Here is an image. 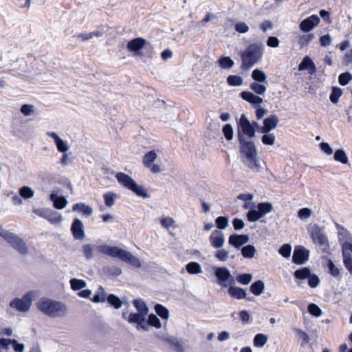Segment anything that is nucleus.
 Wrapping results in <instances>:
<instances>
[{
    "mask_svg": "<svg viewBox=\"0 0 352 352\" xmlns=\"http://www.w3.org/2000/svg\"><path fill=\"white\" fill-rule=\"evenodd\" d=\"M239 146L241 162L252 172L259 173L263 167L254 143L240 137Z\"/></svg>",
    "mask_w": 352,
    "mask_h": 352,
    "instance_id": "nucleus-1",
    "label": "nucleus"
},
{
    "mask_svg": "<svg viewBox=\"0 0 352 352\" xmlns=\"http://www.w3.org/2000/svg\"><path fill=\"white\" fill-rule=\"evenodd\" d=\"M265 46L261 43H254L250 44L247 47L239 53L241 65V68L248 70L260 62L264 54Z\"/></svg>",
    "mask_w": 352,
    "mask_h": 352,
    "instance_id": "nucleus-2",
    "label": "nucleus"
},
{
    "mask_svg": "<svg viewBox=\"0 0 352 352\" xmlns=\"http://www.w3.org/2000/svg\"><path fill=\"white\" fill-rule=\"evenodd\" d=\"M97 249L101 254H104L113 258H118L122 261L127 263L136 268H140L142 266L141 261L138 258L133 256L131 252L119 248L118 247L102 245L98 246Z\"/></svg>",
    "mask_w": 352,
    "mask_h": 352,
    "instance_id": "nucleus-3",
    "label": "nucleus"
},
{
    "mask_svg": "<svg viewBox=\"0 0 352 352\" xmlns=\"http://www.w3.org/2000/svg\"><path fill=\"white\" fill-rule=\"evenodd\" d=\"M37 308L46 316L54 318L65 317L67 313V307L64 303L47 298L38 302Z\"/></svg>",
    "mask_w": 352,
    "mask_h": 352,
    "instance_id": "nucleus-4",
    "label": "nucleus"
},
{
    "mask_svg": "<svg viewBox=\"0 0 352 352\" xmlns=\"http://www.w3.org/2000/svg\"><path fill=\"white\" fill-rule=\"evenodd\" d=\"M118 182L124 188L131 190L136 195L147 198L148 195L146 190L142 185H138L135 181L129 175L124 173H118L116 175Z\"/></svg>",
    "mask_w": 352,
    "mask_h": 352,
    "instance_id": "nucleus-5",
    "label": "nucleus"
},
{
    "mask_svg": "<svg viewBox=\"0 0 352 352\" xmlns=\"http://www.w3.org/2000/svg\"><path fill=\"white\" fill-rule=\"evenodd\" d=\"M36 293L34 291H30L24 294L22 298H16L10 302V307L23 313L28 312L32 305Z\"/></svg>",
    "mask_w": 352,
    "mask_h": 352,
    "instance_id": "nucleus-6",
    "label": "nucleus"
},
{
    "mask_svg": "<svg viewBox=\"0 0 352 352\" xmlns=\"http://www.w3.org/2000/svg\"><path fill=\"white\" fill-rule=\"evenodd\" d=\"M309 232L314 243L319 245L323 250L329 248V240L322 228L314 224L310 227Z\"/></svg>",
    "mask_w": 352,
    "mask_h": 352,
    "instance_id": "nucleus-7",
    "label": "nucleus"
},
{
    "mask_svg": "<svg viewBox=\"0 0 352 352\" xmlns=\"http://www.w3.org/2000/svg\"><path fill=\"white\" fill-rule=\"evenodd\" d=\"M237 135L239 142H240V136L242 138H245L244 135H247L250 138L255 136V129L245 114L241 115L238 122Z\"/></svg>",
    "mask_w": 352,
    "mask_h": 352,
    "instance_id": "nucleus-8",
    "label": "nucleus"
},
{
    "mask_svg": "<svg viewBox=\"0 0 352 352\" xmlns=\"http://www.w3.org/2000/svg\"><path fill=\"white\" fill-rule=\"evenodd\" d=\"M214 275L217 278L218 285L222 287H227L228 283L234 284V279L229 270L226 267H213Z\"/></svg>",
    "mask_w": 352,
    "mask_h": 352,
    "instance_id": "nucleus-9",
    "label": "nucleus"
},
{
    "mask_svg": "<svg viewBox=\"0 0 352 352\" xmlns=\"http://www.w3.org/2000/svg\"><path fill=\"white\" fill-rule=\"evenodd\" d=\"M6 241L20 254L25 255L28 253V248L25 241L15 234L12 232Z\"/></svg>",
    "mask_w": 352,
    "mask_h": 352,
    "instance_id": "nucleus-10",
    "label": "nucleus"
},
{
    "mask_svg": "<svg viewBox=\"0 0 352 352\" xmlns=\"http://www.w3.org/2000/svg\"><path fill=\"white\" fill-rule=\"evenodd\" d=\"M343 263L350 274H352V243H346L342 245Z\"/></svg>",
    "mask_w": 352,
    "mask_h": 352,
    "instance_id": "nucleus-11",
    "label": "nucleus"
},
{
    "mask_svg": "<svg viewBox=\"0 0 352 352\" xmlns=\"http://www.w3.org/2000/svg\"><path fill=\"white\" fill-rule=\"evenodd\" d=\"M309 257V251L302 246L296 247L294 251L292 261L298 265H302Z\"/></svg>",
    "mask_w": 352,
    "mask_h": 352,
    "instance_id": "nucleus-12",
    "label": "nucleus"
},
{
    "mask_svg": "<svg viewBox=\"0 0 352 352\" xmlns=\"http://www.w3.org/2000/svg\"><path fill=\"white\" fill-rule=\"evenodd\" d=\"M71 232L75 239L82 241L85 239L84 226L81 220L74 219L71 226Z\"/></svg>",
    "mask_w": 352,
    "mask_h": 352,
    "instance_id": "nucleus-13",
    "label": "nucleus"
},
{
    "mask_svg": "<svg viewBox=\"0 0 352 352\" xmlns=\"http://www.w3.org/2000/svg\"><path fill=\"white\" fill-rule=\"evenodd\" d=\"M210 245L216 249L222 248L225 243L224 234L217 230H213L209 236Z\"/></svg>",
    "mask_w": 352,
    "mask_h": 352,
    "instance_id": "nucleus-14",
    "label": "nucleus"
},
{
    "mask_svg": "<svg viewBox=\"0 0 352 352\" xmlns=\"http://www.w3.org/2000/svg\"><path fill=\"white\" fill-rule=\"evenodd\" d=\"M47 135L54 140L56 148L60 153H65L69 150V146L67 145V142H65L54 131H47Z\"/></svg>",
    "mask_w": 352,
    "mask_h": 352,
    "instance_id": "nucleus-15",
    "label": "nucleus"
},
{
    "mask_svg": "<svg viewBox=\"0 0 352 352\" xmlns=\"http://www.w3.org/2000/svg\"><path fill=\"white\" fill-rule=\"evenodd\" d=\"M320 21L317 15H311L300 23V29L305 32H309L320 23Z\"/></svg>",
    "mask_w": 352,
    "mask_h": 352,
    "instance_id": "nucleus-16",
    "label": "nucleus"
},
{
    "mask_svg": "<svg viewBox=\"0 0 352 352\" xmlns=\"http://www.w3.org/2000/svg\"><path fill=\"white\" fill-rule=\"evenodd\" d=\"M146 43V41L142 38L138 37L129 41L127 43V49L131 52H135L139 54V52L142 50Z\"/></svg>",
    "mask_w": 352,
    "mask_h": 352,
    "instance_id": "nucleus-17",
    "label": "nucleus"
},
{
    "mask_svg": "<svg viewBox=\"0 0 352 352\" xmlns=\"http://www.w3.org/2000/svg\"><path fill=\"white\" fill-rule=\"evenodd\" d=\"M249 241V236L245 234H233L229 236L228 243L230 245L239 249L243 245L247 243Z\"/></svg>",
    "mask_w": 352,
    "mask_h": 352,
    "instance_id": "nucleus-18",
    "label": "nucleus"
},
{
    "mask_svg": "<svg viewBox=\"0 0 352 352\" xmlns=\"http://www.w3.org/2000/svg\"><path fill=\"white\" fill-rule=\"evenodd\" d=\"M279 119L277 116L272 115L263 120V126L261 128V133H268L276 128Z\"/></svg>",
    "mask_w": 352,
    "mask_h": 352,
    "instance_id": "nucleus-19",
    "label": "nucleus"
},
{
    "mask_svg": "<svg viewBox=\"0 0 352 352\" xmlns=\"http://www.w3.org/2000/svg\"><path fill=\"white\" fill-rule=\"evenodd\" d=\"M298 70H308L309 74L313 75L316 72V67L312 59L309 56H306L299 64Z\"/></svg>",
    "mask_w": 352,
    "mask_h": 352,
    "instance_id": "nucleus-20",
    "label": "nucleus"
},
{
    "mask_svg": "<svg viewBox=\"0 0 352 352\" xmlns=\"http://www.w3.org/2000/svg\"><path fill=\"white\" fill-rule=\"evenodd\" d=\"M338 228V240L339 242L342 245H344L346 243H352V236L349 232L345 229L344 227L337 225Z\"/></svg>",
    "mask_w": 352,
    "mask_h": 352,
    "instance_id": "nucleus-21",
    "label": "nucleus"
},
{
    "mask_svg": "<svg viewBox=\"0 0 352 352\" xmlns=\"http://www.w3.org/2000/svg\"><path fill=\"white\" fill-rule=\"evenodd\" d=\"M50 199L54 203V206L56 209H63L68 204L67 200L64 197H58L55 193H51Z\"/></svg>",
    "mask_w": 352,
    "mask_h": 352,
    "instance_id": "nucleus-22",
    "label": "nucleus"
},
{
    "mask_svg": "<svg viewBox=\"0 0 352 352\" xmlns=\"http://www.w3.org/2000/svg\"><path fill=\"white\" fill-rule=\"evenodd\" d=\"M72 210L74 212H81L85 216H90L92 214L93 208L85 203H77L72 206Z\"/></svg>",
    "mask_w": 352,
    "mask_h": 352,
    "instance_id": "nucleus-23",
    "label": "nucleus"
},
{
    "mask_svg": "<svg viewBox=\"0 0 352 352\" xmlns=\"http://www.w3.org/2000/svg\"><path fill=\"white\" fill-rule=\"evenodd\" d=\"M228 292L230 296L238 300L245 298L247 295L245 289L234 286H230Z\"/></svg>",
    "mask_w": 352,
    "mask_h": 352,
    "instance_id": "nucleus-24",
    "label": "nucleus"
},
{
    "mask_svg": "<svg viewBox=\"0 0 352 352\" xmlns=\"http://www.w3.org/2000/svg\"><path fill=\"white\" fill-rule=\"evenodd\" d=\"M241 97L245 101L249 102L252 104H261L263 102V99L254 94L250 91H242L241 93Z\"/></svg>",
    "mask_w": 352,
    "mask_h": 352,
    "instance_id": "nucleus-25",
    "label": "nucleus"
},
{
    "mask_svg": "<svg viewBox=\"0 0 352 352\" xmlns=\"http://www.w3.org/2000/svg\"><path fill=\"white\" fill-rule=\"evenodd\" d=\"M264 289V283L261 280L253 283L250 287V292L255 296H260L263 292Z\"/></svg>",
    "mask_w": 352,
    "mask_h": 352,
    "instance_id": "nucleus-26",
    "label": "nucleus"
},
{
    "mask_svg": "<svg viewBox=\"0 0 352 352\" xmlns=\"http://www.w3.org/2000/svg\"><path fill=\"white\" fill-rule=\"evenodd\" d=\"M218 66L221 69H230L234 66V61L228 56L220 58L217 62Z\"/></svg>",
    "mask_w": 352,
    "mask_h": 352,
    "instance_id": "nucleus-27",
    "label": "nucleus"
},
{
    "mask_svg": "<svg viewBox=\"0 0 352 352\" xmlns=\"http://www.w3.org/2000/svg\"><path fill=\"white\" fill-rule=\"evenodd\" d=\"M146 316L144 315L141 313H132L129 315L127 320L129 323H136L138 324H140L141 322H144L146 320Z\"/></svg>",
    "mask_w": 352,
    "mask_h": 352,
    "instance_id": "nucleus-28",
    "label": "nucleus"
},
{
    "mask_svg": "<svg viewBox=\"0 0 352 352\" xmlns=\"http://www.w3.org/2000/svg\"><path fill=\"white\" fill-rule=\"evenodd\" d=\"M186 269L190 274H197L202 272L201 265L197 262H190L186 265Z\"/></svg>",
    "mask_w": 352,
    "mask_h": 352,
    "instance_id": "nucleus-29",
    "label": "nucleus"
},
{
    "mask_svg": "<svg viewBox=\"0 0 352 352\" xmlns=\"http://www.w3.org/2000/svg\"><path fill=\"white\" fill-rule=\"evenodd\" d=\"M256 252V248L252 245H247L241 249V254L246 258H252Z\"/></svg>",
    "mask_w": 352,
    "mask_h": 352,
    "instance_id": "nucleus-30",
    "label": "nucleus"
},
{
    "mask_svg": "<svg viewBox=\"0 0 352 352\" xmlns=\"http://www.w3.org/2000/svg\"><path fill=\"white\" fill-rule=\"evenodd\" d=\"M272 204L269 202L260 203L257 206L258 212L261 217L270 213L272 210Z\"/></svg>",
    "mask_w": 352,
    "mask_h": 352,
    "instance_id": "nucleus-31",
    "label": "nucleus"
},
{
    "mask_svg": "<svg viewBox=\"0 0 352 352\" xmlns=\"http://www.w3.org/2000/svg\"><path fill=\"white\" fill-rule=\"evenodd\" d=\"M157 155L155 151H151L146 153L143 157V164L147 167L149 165L153 164L155 160L157 159Z\"/></svg>",
    "mask_w": 352,
    "mask_h": 352,
    "instance_id": "nucleus-32",
    "label": "nucleus"
},
{
    "mask_svg": "<svg viewBox=\"0 0 352 352\" xmlns=\"http://www.w3.org/2000/svg\"><path fill=\"white\" fill-rule=\"evenodd\" d=\"M311 274V270L309 268L303 267L296 270L294 276L297 279L305 280L308 278Z\"/></svg>",
    "mask_w": 352,
    "mask_h": 352,
    "instance_id": "nucleus-33",
    "label": "nucleus"
},
{
    "mask_svg": "<svg viewBox=\"0 0 352 352\" xmlns=\"http://www.w3.org/2000/svg\"><path fill=\"white\" fill-rule=\"evenodd\" d=\"M252 78L256 82H264L266 81V74L261 69H255L252 73Z\"/></svg>",
    "mask_w": 352,
    "mask_h": 352,
    "instance_id": "nucleus-34",
    "label": "nucleus"
},
{
    "mask_svg": "<svg viewBox=\"0 0 352 352\" xmlns=\"http://www.w3.org/2000/svg\"><path fill=\"white\" fill-rule=\"evenodd\" d=\"M268 338L263 333H258L254 338V345L256 347H263L267 342Z\"/></svg>",
    "mask_w": 352,
    "mask_h": 352,
    "instance_id": "nucleus-35",
    "label": "nucleus"
},
{
    "mask_svg": "<svg viewBox=\"0 0 352 352\" xmlns=\"http://www.w3.org/2000/svg\"><path fill=\"white\" fill-rule=\"evenodd\" d=\"M250 89L258 95H263L267 91V87L259 82H252L250 85Z\"/></svg>",
    "mask_w": 352,
    "mask_h": 352,
    "instance_id": "nucleus-36",
    "label": "nucleus"
},
{
    "mask_svg": "<svg viewBox=\"0 0 352 352\" xmlns=\"http://www.w3.org/2000/svg\"><path fill=\"white\" fill-rule=\"evenodd\" d=\"M105 205L107 207H111L115 204L116 199L118 198V196L113 192H108L103 195Z\"/></svg>",
    "mask_w": 352,
    "mask_h": 352,
    "instance_id": "nucleus-37",
    "label": "nucleus"
},
{
    "mask_svg": "<svg viewBox=\"0 0 352 352\" xmlns=\"http://www.w3.org/2000/svg\"><path fill=\"white\" fill-rule=\"evenodd\" d=\"M327 267L332 276L335 278L340 276L342 270L340 267L336 266L331 260L328 261Z\"/></svg>",
    "mask_w": 352,
    "mask_h": 352,
    "instance_id": "nucleus-38",
    "label": "nucleus"
},
{
    "mask_svg": "<svg viewBox=\"0 0 352 352\" xmlns=\"http://www.w3.org/2000/svg\"><path fill=\"white\" fill-rule=\"evenodd\" d=\"M334 160L344 164H346L349 162V159L346 155V153L343 149H338L335 152Z\"/></svg>",
    "mask_w": 352,
    "mask_h": 352,
    "instance_id": "nucleus-39",
    "label": "nucleus"
},
{
    "mask_svg": "<svg viewBox=\"0 0 352 352\" xmlns=\"http://www.w3.org/2000/svg\"><path fill=\"white\" fill-rule=\"evenodd\" d=\"M107 293L105 292L103 287H100L97 291L96 294L92 298L94 302H104L106 301Z\"/></svg>",
    "mask_w": 352,
    "mask_h": 352,
    "instance_id": "nucleus-40",
    "label": "nucleus"
},
{
    "mask_svg": "<svg viewBox=\"0 0 352 352\" xmlns=\"http://www.w3.org/2000/svg\"><path fill=\"white\" fill-rule=\"evenodd\" d=\"M46 219H47L52 224H58L60 223L63 221L62 216L60 214L52 212L51 210L49 211Z\"/></svg>",
    "mask_w": 352,
    "mask_h": 352,
    "instance_id": "nucleus-41",
    "label": "nucleus"
},
{
    "mask_svg": "<svg viewBox=\"0 0 352 352\" xmlns=\"http://www.w3.org/2000/svg\"><path fill=\"white\" fill-rule=\"evenodd\" d=\"M342 95V89L333 87L332 89V91L330 94L329 99L331 102L333 104H337L338 102L340 97Z\"/></svg>",
    "mask_w": 352,
    "mask_h": 352,
    "instance_id": "nucleus-42",
    "label": "nucleus"
},
{
    "mask_svg": "<svg viewBox=\"0 0 352 352\" xmlns=\"http://www.w3.org/2000/svg\"><path fill=\"white\" fill-rule=\"evenodd\" d=\"M69 283L72 289L75 291L85 288L87 285V283L85 280L77 278H72Z\"/></svg>",
    "mask_w": 352,
    "mask_h": 352,
    "instance_id": "nucleus-43",
    "label": "nucleus"
},
{
    "mask_svg": "<svg viewBox=\"0 0 352 352\" xmlns=\"http://www.w3.org/2000/svg\"><path fill=\"white\" fill-rule=\"evenodd\" d=\"M133 305L138 310V312L141 313L144 315L147 316L148 312V309L146 307L145 302L141 300H135L133 301Z\"/></svg>",
    "mask_w": 352,
    "mask_h": 352,
    "instance_id": "nucleus-44",
    "label": "nucleus"
},
{
    "mask_svg": "<svg viewBox=\"0 0 352 352\" xmlns=\"http://www.w3.org/2000/svg\"><path fill=\"white\" fill-rule=\"evenodd\" d=\"M155 312L162 318V319L167 320L169 316L168 310L162 305L157 304L155 307Z\"/></svg>",
    "mask_w": 352,
    "mask_h": 352,
    "instance_id": "nucleus-45",
    "label": "nucleus"
},
{
    "mask_svg": "<svg viewBox=\"0 0 352 352\" xmlns=\"http://www.w3.org/2000/svg\"><path fill=\"white\" fill-rule=\"evenodd\" d=\"M215 258L221 262H226L230 258V252L225 249H219L215 253Z\"/></svg>",
    "mask_w": 352,
    "mask_h": 352,
    "instance_id": "nucleus-46",
    "label": "nucleus"
},
{
    "mask_svg": "<svg viewBox=\"0 0 352 352\" xmlns=\"http://www.w3.org/2000/svg\"><path fill=\"white\" fill-rule=\"evenodd\" d=\"M107 301L116 309H120L122 305L121 300L114 294H110L107 296Z\"/></svg>",
    "mask_w": 352,
    "mask_h": 352,
    "instance_id": "nucleus-47",
    "label": "nucleus"
},
{
    "mask_svg": "<svg viewBox=\"0 0 352 352\" xmlns=\"http://www.w3.org/2000/svg\"><path fill=\"white\" fill-rule=\"evenodd\" d=\"M19 195L24 199H30L34 197V192L29 186H23L19 189Z\"/></svg>",
    "mask_w": 352,
    "mask_h": 352,
    "instance_id": "nucleus-48",
    "label": "nucleus"
},
{
    "mask_svg": "<svg viewBox=\"0 0 352 352\" xmlns=\"http://www.w3.org/2000/svg\"><path fill=\"white\" fill-rule=\"evenodd\" d=\"M227 82L230 86H241L243 84V79L239 76L230 75L227 78Z\"/></svg>",
    "mask_w": 352,
    "mask_h": 352,
    "instance_id": "nucleus-49",
    "label": "nucleus"
},
{
    "mask_svg": "<svg viewBox=\"0 0 352 352\" xmlns=\"http://www.w3.org/2000/svg\"><path fill=\"white\" fill-rule=\"evenodd\" d=\"M352 80V74L349 72L342 73L338 77L339 84L342 86L346 85Z\"/></svg>",
    "mask_w": 352,
    "mask_h": 352,
    "instance_id": "nucleus-50",
    "label": "nucleus"
},
{
    "mask_svg": "<svg viewBox=\"0 0 352 352\" xmlns=\"http://www.w3.org/2000/svg\"><path fill=\"white\" fill-rule=\"evenodd\" d=\"M292 245L289 244L283 245L278 250V253L282 255L284 258H289L292 253Z\"/></svg>",
    "mask_w": 352,
    "mask_h": 352,
    "instance_id": "nucleus-51",
    "label": "nucleus"
},
{
    "mask_svg": "<svg viewBox=\"0 0 352 352\" xmlns=\"http://www.w3.org/2000/svg\"><path fill=\"white\" fill-rule=\"evenodd\" d=\"M262 136L261 141L265 145L272 146L275 142V135L273 133H265Z\"/></svg>",
    "mask_w": 352,
    "mask_h": 352,
    "instance_id": "nucleus-52",
    "label": "nucleus"
},
{
    "mask_svg": "<svg viewBox=\"0 0 352 352\" xmlns=\"http://www.w3.org/2000/svg\"><path fill=\"white\" fill-rule=\"evenodd\" d=\"M313 214L312 210L309 208H303L299 210L298 212V217L303 221L309 219Z\"/></svg>",
    "mask_w": 352,
    "mask_h": 352,
    "instance_id": "nucleus-53",
    "label": "nucleus"
},
{
    "mask_svg": "<svg viewBox=\"0 0 352 352\" xmlns=\"http://www.w3.org/2000/svg\"><path fill=\"white\" fill-rule=\"evenodd\" d=\"M161 224L162 226L166 229H169L170 228H175V221L173 219V218L170 217L162 218Z\"/></svg>",
    "mask_w": 352,
    "mask_h": 352,
    "instance_id": "nucleus-54",
    "label": "nucleus"
},
{
    "mask_svg": "<svg viewBox=\"0 0 352 352\" xmlns=\"http://www.w3.org/2000/svg\"><path fill=\"white\" fill-rule=\"evenodd\" d=\"M83 254L87 260L94 258V248L89 244H85L82 246Z\"/></svg>",
    "mask_w": 352,
    "mask_h": 352,
    "instance_id": "nucleus-55",
    "label": "nucleus"
},
{
    "mask_svg": "<svg viewBox=\"0 0 352 352\" xmlns=\"http://www.w3.org/2000/svg\"><path fill=\"white\" fill-rule=\"evenodd\" d=\"M252 279L251 274H241L236 277V281L242 285L249 284Z\"/></svg>",
    "mask_w": 352,
    "mask_h": 352,
    "instance_id": "nucleus-56",
    "label": "nucleus"
},
{
    "mask_svg": "<svg viewBox=\"0 0 352 352\" xmlns=\"http://www.w3.org/2000/svg\"><path fill=\"white\" fill-rule=\"evenodd\" d=\"M309 313L315 317H319L322 315L320 308L316 304L311 303L308 305Z\"/></svg>",
    "mask_w": 352,
    "mask_h": 352,
    "instance_id": "nucleus-57",
    "label": "nucleus"
},
{
    "mask_svg": "<svg viewBox=\"0 0 352 352\" xmlns=\"http://www.w3.org/2000/svg\"><path fill=\"white\" fill-rule=\"evenodd\" d=\"M21 112L25 116H30L34 113V107L32 104H23L21 107Z\"/></svg>",
    "mask_w": 352,
    "mask_h": 352,
    "instance_id": "nucleus-58",
    "label": "nucleus"
},
{
    "mask_svg": "<svg viewBox=\"0 0 352 352\" xmlns=\"http://www.w3.org/2000/svg\"><path fill=\"white\" fill-rule=\"evenodd\" d=\"M216 224L219 229L223 230L228 226V217H219L216 219Z\"/></svg>",
    "mask_w": 352,
    "mask_h": 352,
    "instance_id": "nucleus-59",
    "label": "nucleus"
},
{
    "mask_svg": "<svg viewBox=\"0 0 352 352\" xmlns=\"http://www.w3.org/2000/svg\"><path fill=\"white\" fill-rule=\"evenodd\" d=\"M223 135L227 140H232L233 138V129L231 124H227L223 128Z\"/></svg>",
    "mask_w": 352,
    "mask_h": 352,
    "instance_id": "nucleus-60",
    "label": "nucleus"
},
{
    "mask_svg": "<svg viewBox=\"0 0 352 352\" xmlns=\"http://www.w3.org/2000/svg\"><path fill=\"white\" fill-rule=\"evenodd\" d=\"M148 323L157 329L162 327L160 319L155 314H150L148 316Z\"/></svg>",
    "mask_w": 352,
    "mask_h": 352,
    "instance_id": "nucleus-61",
    "label": "nucleus"
},
{
    "mask_svg": "<svg viewBox=\"0 0 352 352\" xmlns=\"http://www.w3.org/2000/svg\"><path fill=\"white\" fill-rule=\"evenodd\" d=\"M235 30L241 34H245L249 31V26L245 22H239L234 26Z\"/></svg>",
    "mask_w": 352,
    "mask_h": 352,
    "instance_id": "nucleus-62",
    "label": "nucleus"
},
{
    "mask_svg": "<svg viewBox=\"0 0 352 352\" xmlns=\"http://www.w3.org/2000/svg\"><path fill=\"white\" fill-rule=\"evenodd\" d=\"M247 218L248 221L251 222H255L258 221L260 218H261V217L259 214L258 210H252L248 212Z\"/></svg>",
    "mask_w": 352,
    "mask_h": 352,
    "instance_id": "nucleus-63",
    "label": "nucleus"
},
{
    "mask_svg": "<svg viewBox=\"0 0 352 352\" xmlns=\"http://www.w3.org/2000/svg\"><path fill=\"white\" fill-rule=\"evenodd\" d=\"M320 283V279L316 274H310L308 278V285L311 288L316 287Z\"/></svg>",
    "mask_w": 352,
    "mask_h": 352,
    "instance_id": "nucleus-64",
    "label": "nucleus"
}]
</instances>
